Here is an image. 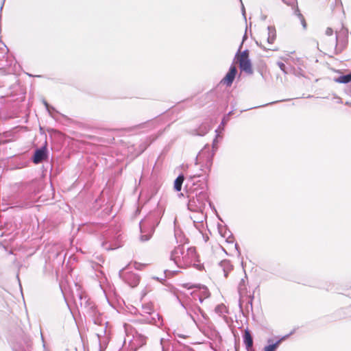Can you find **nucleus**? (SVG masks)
<instances>
[{
	"label": "nucleus",
	"instance_id": "f257e3e1",
	"mask_svg": "<svg viewBox=\"0 0 351 351\" xmlns=\"http://www.w3.org/2000/svg\"><path fill=\"white\" fill-rule=\"evenodd\" d=\"M197 258V252L195 247L184 249L183 245H178L174 248L171 254V259L180 268L189 267Z\"/></svg>",
	"mask_w": 351,
	"mask_h": 351
},
{
	"label": "nucleus",
	"instance_id": "f03ea898",
	"mask_svg": "<svg viewBox=\"0 0 351 351\" xmlns=\"http://www.w3.org/2000/svg\"><path fill=\"white\" fill-rule=\"evenodd\" d=\"M250 52L247 49L243 51H239L236 56L235 60L239 65L240 69L247 74L253 73V68L251 61L249 58Z\"/></svg>",
	"mask_w": 351,
	"mask_h": 351
},
{
	"label": "nucleus",
	"instance_id": "7ed1b4c3",
	"mask_svg": "<svg viewBox=\"0 0 351 351\" xmlns=\"http://www.w3.org/2000/svg\"><path fill=\"white\" fill-rule=\"evenodd\" d=\"M184 287H187L188 289H195L192 293L193 297L195 299L197 298L200 302L210 296L209 291L208 288L204 285H193L188 286V284H185Z\"/></svg>",
	"mask_w": 351,
	"mask_h": 351
},
{
	"label": "nucleus",
	"instance_id": "20e7f679",
	"mask_svg": "<svg viewBox=\"0 0 351 351\" xmlns=\"http://www.w3.org/2000/svg\"><path fill=\"white\" fill-rule=\"evenodd\" d=\"M348 29L344 27H341L339 30H337L335 37L331 40V47L337 45H346L348 43Z\"/></svg>",
	"mask_w": 351,
	"mask_h": 351
},
{
	"label": "nucleus",
	"instance_id": "39448f33",
	"mask_svg": "<svg viewBox=\"0 0 351 351\" xmlns=\"http://www.w3.org/2000/svg\"><path fill=\"white\" fill-rule=\"evenodd\" d=\"M237 74V69L234 65H232L230 67L228 72L226 73L225 77L221 80V84L226 85V86H230L234 82L235 77Z\"/></svg>",
	"mask_w": 351,
	"mask_h": 351
},
{
	"label": "nucleus",
	"instance_id": "423d86ee",
	"mask_svg": "<svg viewBox=\"0 0 351 351\" xmlns=\"http://www.w3.org/2000/svg\"><path fill=\"white\" fill-rule=\"evenodd\" d=\"M125 281L132 287H136L140 282L141 278L133 271H126L123 274Z\"/></svg>",
	"mask_w": 351,
	"mask_h": 351
},
{
	"label": "nucleus",
	"instance_id": "0eeeda50",
	"mask_svg": "<svg viewBox=\"0 0 351 351\" xmlns=\"http://www.w3.org/2000/svg\"><path fill=\"white\" fill-rule=\"evenodd\" d=\"M46 157V148L43 147L41 149H37L35 152L33 158V161L34 163L38 164L41 162Z\"/></svg>",
	"mask_w": 351,
	"mask_h": 351
},
{
	"label": "nucleus",
	"instance_id": "6e6552de",
	"mask_svg": "<svg viewBox=\"0 0 351 351\" xmlns=\"http://www.w3.org/2000/svg\"><path fill=\"white\" fill-rule=\"evenodd\" d=\"M243 342L247 351H250L253 346V339L250 330H245L243 335Z\"/></svg>",
	"mask_w": 351,
	"mask_h": 351
},
{
	"label": "nucleus",
	"instance_id": "1a4fd4ad",
	"mask_svg": "<svg viewBox=\"0 0 351 351\" xmlns=\"http://www.w3.org/2000/svg\"><path fill=\"white\" fill-rule=\"evenodd\" d=\"M333 35V29L330 27H327L325 30L324 34L322 35L320 38V42L322 44L326 45V47L331 46V41H328L327 40V36H332Z\"/></svg>",
	"mask_w": 351,
	"mask_h": 351
},
{
	"label": "nucleus",
	"instance_id": "9d476101",
	"mask_svg": "<svg viewBox=\"0 0 351 351\" xmlns=\"http://www.w3.org/2000/svg\"><path fill=\"white\" fill-rule=\"evenodd\" d=\"M184 178L183 176H179L175 180L174 182V189L177 191H180L182 189V185L183 183Z\"/></svg>",
	"mask_w": 351,
	"mask_h": 351
},
{
	"label": "nucleus",
	"instance_id": "9b49d317",
	"mask_svg": "<svg viewBox=\"0 0 351 351\" xmlns=\"http://www.w3.org/2000/svg\"><path fill=\"white\" fill-rule=\"evenodd\" d=\"M337 82L347 84L351 82V73L348 75L339 76L337 80Z\"/></svg>",
	"mask_w": 351,
	"mask_h": 351
},
{
	"label": "nucleus",
	"instance_id": "f8f14e48",
	"mask_svg": "<svg viewBox=\"0 0 351 351\" xmlns=\"http://www.w3.org/2000/svg\"><path fill=\"white\" fill-rule=\"evenodd\" d=\"M295 13L296 14V16H298V18L300 19V22H301V24L302 25V27L304 28H306V22L305 21V19L304 17L303 16V15L300 13V10H298V8H297L295 10Z\"/></svg>",
	"mask_w": 351,
	"mask_h": 351
},
{
	"label": "nucleus",
	"instance_id": "ddd939ff",
	"mask_svg": "<svg viewBox=\"0 0 351 351\" xmlns=\"http://www.w3.org/2000/svg\"><path fill=\"white\" fill-rule=\"evenodd\" d=\"M154 311V306L152 304H147L143 306V312L147 314H152Z\"/></svg>",
	"mask_w": 351,
	"mask_h": 351
},
{
	"label": "nucleus",
	"instance_id": "4468645a",
	"mask_svg": "<svg viewBox=\"0 0 351 351\" xmlns=\"http://www.w3.org/2000/svg\"><path fill=\"white\" fill-rule=\"evenodd\" d=\"M280 341L281 340H279L275 343L266 346L264 349V351H275L276 349L278 347Z\"/></svg>",
	"mask_w": 351,
	"mask_h": 351
},
{
	"label": "nucleus",
	"instance_id": "2eb2a0df",
	"mask_svg": "<svg viewBox=\"0 0 351 351\" xmlns=\"http://www.w3.org/2000/svg\"><path fill=\"white\" fill-rule=\"evenodd\" d=\"M154 228L152 227V228H151V233L148 236L147 235H143L141 237L142 240H143V241L148 240L151 237L152 233L154 232Z\"/></svg>",
	"mask_w": 351,
	"mask_h": 351
},
{
	"label": "nucleus",
	"instance_id": "dca6fc26",
	"mask_svg": "<svg viewBox=\"0 0 351 351\" xmlns=\"http://www.w3.org/2000/svg\"><path fill=\"white\" fill-rule=\"evenodd\" d=\"M278 65L279 66V68L282 71H284L285 73H286V65L282 63V62H278Z\"/></svg>",
	"mask_w": 351,
	"mask_h": 351
},
{
	"label": "nucleus",
	"instance_id": "f3484780",
	"mask_svg": "<svg viewBox=\"0 0 351 351\" xmlns=\"http://www.w3.org/2000/svg\"><path fill=\"white\" fill-rule=\"evenodd\" d=\"M88 137H89V138H95L94 136H89Z\"/></svg>",
	"mask_w": 351,
	"mask_h": 351
},
{
	"label": "nucleus",
	"instance_id": "a211bd4d",
	"mask_svg": "<svg viewBox=\"0 0 351 351\" xmlns=\"http://www.w3.org/2000/svg\"><path fill=\"white\" fill-rule=\"evenodd\" d=\"M134 265H135V267L137 268V267H136V265H138L137 263H135Z\"/></svg>",
	"mask_w": 351,
	"mask_h": 351
}]
</instances>
